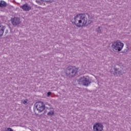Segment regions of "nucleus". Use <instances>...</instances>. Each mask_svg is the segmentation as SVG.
I'll list each match as a JSON object with an SVG mask.
<instances>
[{
  "mask_svg": "<svg viewBox=\"0 0 131 131\" xmlns=\"http://www.w3.org/2000/svg\"><path fill=\"white\" fill-rule=\"evenodd\" d=\"M20 8L25 12H29V11L31 10V6H30V5H29V4H26L23 5V6H20Z\"/></svg>",
  "mask_w": 131,
  "mask_h": 131,
  "instance_id": "8",
  "label": "nucleus"
},
{
  "mask_svg": "<svg viewBox=\"0 0 131 131\" xmlns=\"http://www.w3.org/2000/svg\"><path fill=\"white\" fill-rule=\"evenodd\" d=\"M5 29H6V26L0 25V37L4 36V33H5Z\"/></svg>",
  "mask_w": 131,
  "mask_h": 131,
  "instance_id": "9",
  "label": "nucleus"
},
{
  "mask_svg": "<svg viewBox=\"0 0 131 131\" xmlns=\"http://www.w3.org/2000/svg\"><path fill=\"white\" fill-rule=\"evenodd\" d=\"M51 94H52V93L51 92H48L47 93V97H50V96H51Z\"/></svg>",
  "mask_w": 131,
  "mask_h": 131,
  "instance_id": "16",
  "label": "nucleus"
},
{
  "mask_svg": "<svg viewBox=\"0 0 131 131\" xmlns=\"http://www.w3.org/2000/svg\"><path fill=\"white\" fill-rule=\"evenodd\" d=\"M5 131H14L12 128L10 127H8L7 128V129L5 130Z\"/></svg>",
  "mask_w": 131,
  "mask_h": 131,
  "instance_id": "15",
  "label": "nucleus"
},
{
  "mask_svg": "<svg viewBox=\"0 0 131 131\" xmlns=\"http://www.w3.org/2000/svg\"><path fill=\"white\" fill-rule=\"evenodd\" d=\"M78 82L79 84H82L85 85V86H89V84H91V81L90 79L85 77H81L78 80Z\"/></svg>",
  "mask_w": 131,
  "mask_h": 131,
  "instance_id": "3",
  "label": "nucleus"
},
{
  "mask_svg": "<svg viewBox=\"0 0 131 131\" xmlns=\"http://www.w3.org/2000/svg\"><path fill=\"white\" fill-rule=\"evenodd\" d=\"M90 19L91 16L88 14H78L74 17L73 23L75 24L77 27H85L93 23V20Z\"/></svg>",
  "mask_w": 131,
  "mask_h": 131,
  "instance_id": "1",
  "label": "nucleus"
},
{
  "mask_svg": "<svg viewBox=\"0 0 131 131\" xmlns=\"http://www.w3.org/2000/svg\"><path fill=\"white\" fill-rule=\"evenodd\" d=\"M9 32V30H7L5 32V33H8Z\"/></svg>",
  "mask_w": 131,
  "mask_h": 131,
  "instance_id": "17",
  "label": "nucleus"
},
{
  "mask_svg": "<svg viewBox=\"0 0 131 131\" xmlns=\"http://www.w3.org/2000/svg\"><path fill=\"white\" fill-rule=\"evenodd\" d=\"M21 102H23V103L24 104V105H27V104H28V99L23 100Z\"/></svg>",
  "mask_w": 131,
  "mask_h": 131,
  "instance_id": "12",
  "label": "nucleus"
},
{
  "mask_svg": "<svg viewBox=\"0 0 131 131\" xmlns=\"http://www.w3.org/2000/svg\"><path fill=\"white\" fill-rule=\"evenodd\" d=\"M114 74H115V75H117V76L119 75V76H120V75L121 74V72H119V69H115Z\"/></svg>",
  "mask_w": 131,
  "mask_h": 131,
  "instance_id": "11",
  "label": "nucleus"
},
{
  "mask_svg": "<svg viewBox=\"0 0 131 131\" xmlns=\"http://www.w3.org/2000/svg\"><path fill=\"white\" fill-rule=\"evenodd\" d=\"M48 115H49L50 116H52V115H54V111H50L48 112Z\"/></svg>",
  "mask_w": 131,
  "mask_h": 131,
  "instance_id": "13",
  "label": "nucleus"
},
{
  "mask_svg": "<svg viewBox=\"0 0 131 131\" xmlns=\"http://www.w3.org/2000/svg\"><path fill=\"white\" fill-rule=\"evenodd\" d=\"M11 21L13 26H17V25H19V24L21 23V21H20V18L16 17L11 18Z\"/></svg>",
  "mask_w": 131,
  "mask_h": 131,
  "instance_id": "7",
  "label": "nucleus"
},
{
  "mask_svg": "<svg viewBox=\"0 0 131 131\" xmlns=\"http://www.w3.org/2000/svg\"><path fill=\"white\" fill-rule=\"evenodd\" d=\"M124 44L120 40L113 41L112 43L111 48L114 52H120L123 49Z\"/></svg>",
  "mask_w": 131,
  "mask_h": 131,
  "instance_id": "2",
  "label": "nucleus"
},
{
  "mask_svg": "<svg viewBox=\"0 0 131 131\" xmlns=\"http://www.w3.org/2000/svg\"><path fill=\"white\" fill-rule=\"evenodd\" d=\"M96 31L99 32V33H101V32H102L100 27H98L97 29H96Z\"/></svg>",
  "mask_w": 131,
  "mask_h": 131,
  "instance_id": "14",
  "label": "nucleus"
},
{
  "mask_svg": "<svg viewBox=\"0 0 131 131\" xmlns=\"http://www.w3.org/2000/svg\"><path fill=\"white\" fill-rule=\"evenodd\" d=\"M67 70L70 71V74H73V75H75L77 72H78V68H76L75 67H68L67 69Z\"/></svg>",
  "mask_w": 131,
  "mask_h": 131,
  "instance_id": "5",
  "label": "nucleus"
},
{
  "mask_svg": "<svg viewBox=\"0 0 131 131\" xmlns=\"http://www.w3.org/2000/svg\"><path fill=\"white\" fill-rule=\"evenodd\" d=\"M35 106L38 112H42L46 109V105L42 102H37L35 104Z\"/></svg>",
  "mask_w": 131,
  "mask_h": 131,
  "instance_id": "4",
  "label": "nucleus"
},
{
  "mask_svg": "<svg viewBox=\"0 0 131 131\" xmlns=\"http://www.w3.org/2000/svg\"><path fill=\"white\" fill-rule=\"evenodd\" d=\"M5 7H7V3L3 1H0V7L1 8H4Z\"/></svg>",
  "mask_w": 131,
  "mask_h": 131,
  "instance_id": "10",
  "label": "nucleus"
},
{
  "mask_svg": "<svg viewBox=\"0 0 131 131\" xmlns=\"http://www.w3.org/2000/svg\"><path fill=\"white\" fill-rule=\"evenodd\" d=\"M104 126L101 123H96L93 125V130L94 131H102Z\"/></svg>",
  "mask_w": 131,
  "mask_h": 131,
  "instance_id": "6",
  "label": "nucleus"
}]
</instances>
